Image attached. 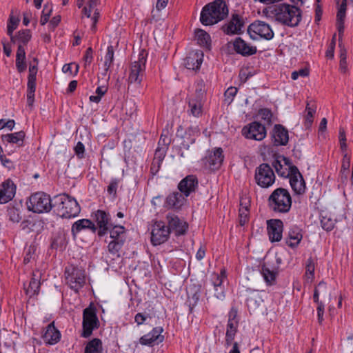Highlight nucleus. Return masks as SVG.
<instances>
[{
	"instance_id": "a19ab883",
	"label": "nucleus",
	"mask_w": 353,
	"mask_h": 353,
	"mask_svg": "<svg viewBox=\"0 0 353 353\" xmlns=\"http://www.w3.org/2000/svg\"><path fill=\"white\" fill-rule=\"evenodd\" d=\"M125 241V239L112 240L108 245L109 252L114 255L117 254L119 256V252L123 246Z\"/></svg>"
},
{
	"instance_id": "09e8293b",
	"label": "nucleus",
	"mask_w": 353,
	"mask_h": 353,
	"mask_svg": "<svg viewBox=\"0 0 353 353\" xmlns=\"http://www.w3.org/2000/svg\"><path fill=\"white\" fill-rule=\"evenodd\" d=\"M170 143L171 138L169 135V131L168 130H163L158 142V146L165 147L168 150Z\"/></svg>"
},
{
	"instance_id": "ddd939ff",
	"label": "nucleus",
	"mask_w": 353,
	"mask_h": 353,
	"mask_svg": "<svg viewBox=\"0 0 353 353\" xmlns=\"http://www.w3.org/2000/svg\"><path fill=\"white\" fill-rule=\"evenodd\" d=\"M245 26L243 17L236 12L231 15L230 21L224 23L221 30L227 35L241 34Z\"/></svg>"
},
{
	"instance_id": "ea45409f",
	"label": "nucleus",
	"mask_w": 353,
	"mask_h": 353,
	"mask_svg": "<svg viewBox=\"0 0 353 353\" xmlns=\"http://www.w3.org/2000/svg\"><path fill=\"white\" fill-rule=\"evenodd\" d=\"M40 288V282L39 281L32 277L29 283V285L27 288H25L26 293L27 295H29L30 297L34 295L38 294Z\"/></svg>"
},
{
	"instance_id": "9d476101",
	"label": "nucleus",
	"mask_w": 353,
	"mask_h": 353,
	"mask_svg": "<svg viewBox=\"0 0 353 353\" xmlns=\"http://www.w3.org/2000/svg\"><path fill=\"white\" fill-rule=\"evenodd\" d=\"M247 32L252 40L257 39L256 37L252 34L259 35L261 38L268 41L273 39L274 36V33L270 26L268 23L259 20L252 23L248 26Z\"/></svg>"
},
{
	"instance_id": "20e7f679",
	"label": "nucleus",
	"mask_w": 353,
	"mask_h": 353,
	"mask_svg": "<svg viewBox=\"0 0 353 353\" xmlns=\"http://www.w3.org/2000/svg\"><path fill=\"white\" fill-rule=\"evenodd\" d=\"M292 203V196L289 191L283 188H276L268 199L270 210L276 213H288L291 209Z\"/></svg>"
},
{
	"instance_id": "8fccbe9b",
	"label": "nucleus",
	"mask_w": 353,
	"mask_h": 353,
	"mask_svg": "<svg viewBox=\"0 0 353 353\" xmlns=\"http://www.w3.org/2000/svg\"><path fill=\"white\" fill-rule=\"evenodd\" d=\"M36 252V247L34 245H30L25 248V256L23 258V263L28 264L30 262L31 259H34Z\"/></svg>"
},
{
	"instance_id": "423d86ee",
	"label": "nucleus",
	"mask_w": 353,
	"mask_h": 353,
	"mask_svg": "<svg viewBox=\"0 0 353 353\" xmlns=\"http://www.w3.org/2000/svg\"><path fill=\"white\" fill-rule=\"evenodd\" d=\"M52 202L53 199H51L49 194L43 192H37L29 197L26 204L29 211L41 214L49 212L54 208Z\"/></svg>"
},
{
	"instance_id": "0eeeda50",
	"label": "nucleus",
	"mask_w": 353,
	"mask_h": 353,
	"mask_svg": "<svg viewBox=\"0 0 353 353\" xmlns=\"http://www.w3.org/2000/svg\"><path fill=\"white\" fill-rule=\"evenodd\" d=\"M65 279L70 289L76 292L82 288L85 283V271L77 266L70 265L65 268Z\"/></svg>"
},
{
	"instance_id": "72a5a7b5",
	"label": "nucleus",
	"mask_w": 353,
	"mask_h": 353,
	"mask_svg": "<svg viewBox=\"0 0 353 353\" xmlns=\"http://www.w3.org/2000/svg\"><path fill=\"white\" fill-rule=\"evenodd\" d=\"M25 136L26 134L24 131L21 130L15 133L2 135L1 138L3 141H7L10 143H16L20 147L23 145V139Z\"/></svg>"
},
{
	"instance_id": "f3484780",
	"label": "nucleus",
	"mask_w": 353,
	"mask_h": 353,
	"mask_svg": "<svg viewBox=\"0 0 353 353\" xmlns=\"http://www.w3.org/2000/svg\"><path fill=\"white\" fill-rule=\"evenodd\" d=\"M267 230L271 242H279L282 239L283 223L281 219L268 220Z\"/></svg>"
},
{
	"instance_id": "dca6fc26",
	"label": "nucleus",
	"mask_w": 353,
	"mask_h": 353,
	"mask_svg": "<svg viewBox=\"0 0 353 353\" xmlns=\"http://www.w3.org/2000/svg\"><path fill=\"white\" fill-rule=\"evenodd\" d=\"M261 272L268 285H273L276 283V279L279 274L278 265L270 260L265 261L261 265Z\"/></svg>"
},
{
	"instance_id": "de8ad7c7",
	"label": "nucleus",
	"mask_w": 353,
	"mask_h": 353,
	"mask_svg": "<svg viewBox=\"0 0 353 353\" xmlns=\"http://www.w3.org/2000/svg\"><path fill=\"white\" fill-rule=\"evenodd\" d=\"M15 65L18 72H24L27 68L26 55L16 56Z\"/></svg>"
},
{
	"instance_id": "37998d69",
	"label": "nucleus",
	"mask_w": 353,
	"mask_h": 353,
	"mask_svg": "<svg viewBox=\"0 0 353 353\" xmlns=\"http://www.w3.org/2000/svg\"><path fill=\"white\" fill-rule=\"evenodd\" d=\"M114 61V48L112 46H109L107 48V52L105 55L104 68L107 72Z\"/></svg>"
},
{
	"instance_id": "6e6d98bb",
	"label": "nucleus",
	"mask_w": 353,
	"mask_h": 353,
	"mask_svg": "<svg viewBox=\"0 0 353 353\" xmlns=\"http://www.w3.org/2000/svg\"><path fill=\"white\" fill-rule=\"evenodd\" d=\"M52 10V8H48V5L44 6L40 19L41 26H44L48 22Z\"/></svg>"
},
{
	"instance_id": "680f3d73",
	"label": "nucleus",
	"mask_w": 353,
	"mask_h": 353,
	"mask_svg": "<svg viewBox=\"0 0 353 353\" xmlns=\"http://www.w3.org/2000/svg\"><path fill=\"white\" fill-rule=\"evenodd\" d=\"M310 74L309 69L307 68H301L299 70H295L292 73L291 77L293 80H296L299 77H305Z\"/></svg>"
},
{
	"instance_id": "6ab92c4d",
	"label": "nucleus",
	"mask_w": 353,
	"mask_h": 353,
	"mask_svg": "<svg viewBox=\"0 0 353 353\" xmlns=\"http://www.w3.org/2000/svg\"><path fill=\"white\" fill-rule=\"evenodd\" d=\"M199 185L196 175L190 174L183 178L178 185L179 190L185 196H189L192 192H195Z\"/></svg>"
},
{
	"instance_id": "4468645a",
	"label": "nucleus",
	"mask_w": 353,
	"mask_h": 353,
	"mask_svg": "<svg viewBox=\"0 0 353 353\" xmlns=\"http://www.w3.org/2000/svg\"><path fill=\"white\" fill-rule=\"evenodd\" d=\"M242 134L249 139L262 141L267 134L264 125L258 121H253L242 129Z\"/></svg>"
},
{
	"instance_id": "a211bd4d",
	"label": "nucleus",
	"mask_w": 353,
	"mask_h": 353,
	"mask_svg": "<svg viewBox=\"0 0 353 353\" xmlns=\"http://www.w3.org/2000/svg\"><path fill=\"white\" fill-rule=\"evenodd\" d=\"M271 137L274 146H285L289 141L288 130L281 124H275L271 132Z\"/></svg>"
},
{
	"instance_id": "f8f14e48",
	"label": "nucleus",
	"mask_w": 353,
	"mask_h": 353,
	"mask_svg": "<svg viewBox=\"0 0 353 353\" xmlns=\"http://www.w3.org/2000/svg\"><path fill=\"white\" fill-rule=\"evenodd\" d=\"M92 217L97 223L98 236L103 237L108 232L110 227L112 225L110 214L104 210H97L92 213Z\"/></svg>"
},
{
	"instance_id": "69168bd1",
	"label": "nucleus",
	"mask_w": 353,
	"mask_h": 353,
	"mask_svg": "<svg viewBox=\"0 0 353 353\" xmlns=\"http://www.w3.org/2000/svg\"><path fill=\"white\" fill-rule=\"evenodd\" d=\"M74 150L78 159H81L84 157L85 146L81 141L77 143Z\"/></svg>"
},
{
	"instance_id": "2eb2a0df",
	"label": "nucleus",
	"mask_w": 353,
	"mask_h": 353,
	"mask_svg": "<svg viewBox=\"0 0 353 353\" xmlns=\"http://www.w3.org/2000/svg\"><path fill=\"white\" fill-rule=\"evenodd\" d=\"M168 222V228L171 232L172 231L177 236L186 234L188 229V224L174 214L168 213L166 215Z\"/></svg>"
},
{
	"instance_id": "9b49d317",
	"label": "nucleus",
	"mask_w": 353,
	"mask_h": 353,
	"mask_svg": "<svg viewBox=\"0 0 353 353\" xmlns=\"http://www.w3.org/2000/svg\"><path fill=\"white\" fill-rule=\"evenodd\" d=\"M170 232L162 221H155L152 227L151 243L153 245H159L166 242L170 237Z\"/></svg>"
},
{
	"instance_id": "864d4df0",
	"label": "nucleus",
	"mask_w": 353,
	"mask_h": 353,
	"mask_svg": "<svg viewBox=\"0 0 353 353\" xmlns=\"http://www.w3.org/2000/svg\"><path fill=\"white\" fill-rule=\"evenodd\" d=\"M321 224L323 230L329 232L333 230L335 221L330 217L322 216L321 219Z\"/></svg>"
},
{
	"instance_id": "f03ea898",
	"label": "nucleus",
	"mask_w": 353,
	"mask_h": 353,
	"mask_svg": "<svg viewBox=\"0 0 353 353\" xmlns=\"http://www.w3.org/2000/svg\"><path fill=\"white\" fill-rule=\"evenodd\" d=\"M274 12L278 22L291 28L298 26L302 19L301 10L294 5L281 3L275 7Z\"/></svg>"
},
{
	"instance_id": "39448f33",
	"label": "nucleus",
	"mask_w": 353,
	"mask_h": 353,
	"mask_svg": "<svg viewBox=\"0 0 353 353\" xmlns=\"http://www.w3.org/2000/svg\"><path fill=\"white\" fill-rule=\"evenodd\" d=\"M100 327V321L97 316V309L94 304L91 302L90 305L83 310L82 338H89L94 330Z\"/></svg>"
},
{
	"instance_id": "13d9d810",
	"label": "nucleus",
	"mask_w": 353,
	"mask_h": 353,
	"mask_svg": "<svg viewBox=\"0 0 353 353\" xmlns=\"http://www.w3.org/2000/svg\"><path fill=\"white\" fill-rule=\"evenodd\" d=\"M250 209L240 208L239 209V224L243 226L249 220Z\"/></svg>"
},
{
	"instance_id": "393cba45",
	"label": "nucleus",
	"mask_w": 353,
	"mask_h": 353,
	"mask_svg": "<svg viewBox=\"0 0 353 353\" xmlns=\"http://www.w3.org/2000/svg\"><path fill=\"white\" fill-rule=\"evenodd\" d=\"M203 60V52L201 50L191 51L184 59V65L187 69L199 70Z\"/></svg>"
},
{
	"instance_id": "e2e57ef3",
	"label": "nucleus",
	"mask_w": 353,
	"mask_h": 353,
	"mask_svg": "<svg viewBox=\"0 0 353 353\" xmlns=\"http://www.w3.org/2000/svg\"><path fill=\"white\" fill-rule=\"evenodd\" d=\"M237 92V88L235 87H230L224 93L225 101L230 103L233 101L234 97Z\"/></svg>"
},
{
	"instance_id": "58836bf2",
	"label": "nucleus",
	"mask_w": 353,
	"mask_h": 353,
	"mask_svg": "<svg viewBox=\"0 0 353 353\" xmlns=\"http://www.w3.org/2000/svg\"><path fill=\"white\" fill-rule=\"evenodd\" d=\"M18 45L26 46L31 40L32 32L29 29H23L17 32Z\"/></svg>"
},
{
	"instance_id": "4c0bfd02",
	"label": "nucleus",
	"mask_w": 353,
	"mask_h": 353,
	"mask_svg": "<svg viewBox=\"0 0 353 353\" xmlns=\"http://www.w3.org/2000/svg\"><path fill=\"white\" fill-rule=\"evenodd\" d=\"M202 101L199 99H190L188 102L190 114L199 117L202 113Z\"/></svg>"
},
{
	"instance_id": "5fc2aeb1",
	"label": "nucleus",
	"mask_w": 353,
	"mask_h": 353,
	"mask_svg": "<svg viewBox=\"0 0 353 353\" xmlns=\"http://www.w3.org/2000/svg\"><path fill=\"white\" fill-rule=\"evenodd\" d=\"M19 23V19L13 16H10L7 25V34L8 35H12L14 30L17 29Z\"/></svg>"
},
{
	"instance_id": "e433bc0d",
	"label": "nucleus",
	"mask_w": 353,
	"mask_h": 353,
	"mask_svg": "<svg viewBox=\"0 0 353 353\" xmlns=\"http://www.w3.org/2000/svg\"><path fill=\"white\" fill-rule=\"evenodd\" d=\"M108 232L112 240L125 239L124 236L125 228L123 225L112 223V226L110 227V230H108Z\"/></svg>"
},
{
	"instance_id": "338daca9",
	"label": "nucleus",
	"mask_w": 353,
	"mask_h": 353,
	"mask_svg": "<svg viewBox=\"0 0 353 353\" xmlns=\"http://www.w3.org/2000/svg\"><path fill=\"white\" fill-rule=\"evenodd\" d=\"M10 219L12 222L18 223L21 221V216H20L17 209L11 208L8 210Z\"/></svg>"
},
{
	"instance_id": "3c124183",
	"label": "nucleus",
	"mask_w": 353,
	"mask_h": 353,
	"mask_svg": "<svg viewBox=\"0 0 353 353\" xmlns=\"http://www.w3.org/2000/svg\"><path fill=\"white\" fill-rule=\"evenodd\" d=\"M79 69V64L76 63H70L64 64L62 68V71L64 73H70V74L75 76L77 74Z\"/></svg>"
},
{
	"instance_id": "a878e982",
	"label": "nucleus",
	"mask_w": 353,
	"mask_h": 353,
	"mask_svg": "<svg viewBox=\"0 0 353 353\" xmlns=\"http://www.w3.org/2000/svg\"><path fill=\"white\" fill-rule=\"evenodd\" d=\"M225 277V271H221L220 274H214L212 279L214 297L219 301H223L225 297V287L223 285V279Z\"/></svg>"
},
{
	"instance_id": "2f4dec72",
	"label": "nucleus",
	"mask_w": 353,
	"mask_h": 353,
	"mask_svg": "<svg viewBox=\"0 0 353 353\" xmlns=\"http://www.w3.org/2000/svg\"><path fill=\"white\" fill-rule=\"evenodd\" d=\"M290 183L294 194L301 195L305 193L306 188L305 182L302 174H300L299 178L291 176L290 178Z\"/></svg>"
},
{
	"instance_id": "49530a36",
	"label": "nucleus",
	"mask_w": 353,
	"mask_h": 353,
	"mask_svg": "<svg viewBox=\"0 0 353 353\" xmlns=\"http://www.w3.org/2000/svg\"><path fill=\"white\" fill-rule=\"evenodd\" d=\"M258 114L267 124H272V118L273 114L270 109L267 108H261L258 111Z\"/></svg>"
},
{
	"instance_id": "603ef678",
	"label": "nucleus",
	"mask_w": 353,
	"mask_h": 353,
	"mask_svg": "<svg viewBox=\"0 0 353 353\" xmlns=\"http://www.w3.org/2000/svg\"><path fill=\"white\" fill-rule=\"evenodd\" d=\"M28 70H29V74L28 76V83L36 84L38 67H37V65H33L32 62H30Z\"/></svg>"
},
{
	"instance_id": "7ed1b4c3",
	"label": "nucleus",
	"mask_w": 353,
	"mask_h": 353,
	"mask_svg": "<svg viewBox=\"0 0 353 353\" xmlns=\"http://www.w3.org/2000/svg\"><path fill=\"white\" fill-rule=\"evenodd\" d=\"M53 205L57 214L66 219L77 216L81 211L77 200L68 194H60L54 196Z\"/></svg>"
},
{
	"instance_id": "473e14b6",
	"label": "nucleus",
	"mask_w": 353,
	"mask_h": 353,
	"mask_svg": "<svg viewBox=\"0 0 353 353\" xmlns=\"http://www.w3.org/2000/svg\"><path fill=\"white\" fill-rule=\"evenodd\" d=\"M239 322L230 323L228 322L225 338V346L229 347L232 345L235 336L238 332Z\"/></svg>"
},
{
	"instance_id": "79ce46f5",
	"label": "nucleus",
	"mask_w": 353,
	"mask_h": 353,
	"mask_svg": "<svg viewBox=\"0 0 353 353\" xmlns=\"http://www.w3.org/2000/svg\"><path fill=\"white\" fill-rule=\"evenodd\" d=\"M205 94V84L203 79L198 80L195 85V97L194 99H203Z\"/></svg>"
},
{
	"instance_id": "5701e85b",
	"label": "nucleus",
	"mask_w": 353,
	"mask_h": 353,
	"mask_svg": "<svg viewBox=\"0 0 353 353\" xmlns=\"http://www.w3.org/2000/svg\"><path fill=\"white\" fill-rule=\"evenodd\" d=\"M202 292V286L199 283H192L187 288V303L190 313L193 312L194 307L197 305Z\"/></svg>"
},
{
	"instance_id": "6e6552de",
	"label": "nucleus",
	"mask_w": 353,
	"mask_h": 353,
	"mask_svg": "<svg viewBox=\"0 0 353 353\" xmlns=\"http://www.w3.org/2000/svg\"><path fill=\"white\" fill-rule=\"evenodd\" d=\"M148 54L147 50L142 49L139 54L138 60L132 63L128 77V82L130 83L141 84L142 82L145 74Z\"/></svg>"
},
{
	"instance_id": "f257e3e1",
	"label": "nucleus",
	"mask_w": 353,
	"mask_h": 353,
	"mask_svg": "<svg viewBox=\"0 0 353 353\" xmlns=\"http://www.w3.org/2000/svg\"><path fill=\"white\" fill-rule=\"evenodd\" d=\"M229 14V8L224 0H214L201 10L200 21L203 26H212L226 19Z\"/></svg>"
},
{
	"instance_id": "1a4fd4ad",
	"label": "nucleus",
	"mask_w": 353,
	"mask_h": 353,
	"mask_svg": "<svg viewBox=\"0 0 353 353\" xmlns=\"http://www.w3.org/2000/svg\"><path fill=\"white\" fill-rule=\"evenodd\" d=\"M254 179L258 185L263 188H268L274 184L276 176L270 165L263 163L256 168Z\"/></svg>"
},
{
	"instance_id": "7c9ffc66",
	"label": "nucleus",
	"mask_w": 353,
	"mask_h": 353,
	"mask_svg": "<svg viewBox=\"0 0 353 353\" xmlns=\"http://www.w3.org/2000/svg\"><path fill=\"white\" fill-rule=\"evenodd\" d=\"M67 245V236L63 231L57 232L51 239L50 248L52 250L63 251Z\"/></svg>"
},
{
	"instance_id": "f704fd0d",
	"label": "nucleus",
	"mask_w": 353,
	"mask_h": 353,
	"mask_svg": "<svg viewBox=\"0 0 353 353\" xmlns=\"http://www.w3.org/2000/svg\"><path fill=\"white\" fill-rule=\"evenodd\" d=\"M103 343L100 339L94 338L89 341L84 350V353H103Z\"/></svg>"
},
{
	"instance_id": "4d7b16f0",
	"label": "nucleus",
	"mask_w": 353,
	"mask_h": 353,
	"mask_svg": "<svg viewBox=\"0 0 353 353\" xmlns=\"http://www.w3.org/2000/svg\"><path fill=\"white\" fill-rule=\"evenodd\" d=\"M167 151V148L158 146L155 150L154 159H155L157 161L162 163L166 155Z\"/></svg>"
},
{
	"instance_id": "bb28decb",
	"label": "nucleus",
	"mask_w": 353,
	"mask_h": 353,
	"mask_svg": "<svg viewBox=\"0 0 353 353\" xmlns=\"http://www.w3.org/2000/svg\"><path fill=\"white\" fill-rule=\"evenodd\" d=\"M83 230H90L93 234L96 233L97 228L94 223L88 219H82L75 221L71 228V233L74 239Z\"/></svg>"
},
{
	"instance_id": "cd10ccee",
	"label": "nucleus",
	"mask_w": 353,
	"mask_h": 353,
	"mask_svg": "<svg viewBox=\"0 0 353 353\" xmlns=\"http://www.w3.org/2000/svg\"><path fill=\"white\" fill-rule=\"evenodd\" d=\"M303 239L302 230L296 225L290 227L285 237V243L291 248H296Z\"/></svg>"
},
{
	"instance_id": "c03bdc74",
	"label": "nucleus",
	"mask_w": 353,
	"mask_h": 353,
	"mask_svg": "<svg viewBox=\"0 0 353 353\" xmlns=\"http://www.w3.org/2000/svg\"><path fill=\"white\" fill-rule=\"evenodd\" d=\"M306 115L305 117V125L309 127L313 123V117L316 112V107L314 105L310 106L309 103L307 104L305 108Z\"/></svg>"
},
{
	"instance_id": "c756f323",
	"label": "nucleus",
	"mask_w": 353,
	"mask_h": 353,
	"mask_svg": "<svg viewBox=\"0 0 353 353\" xmlns=\"http://www.w3.org/2000/svg\"><path fill=\"white\" fill-rule=\"evenodd\" d=\"M185 201V196L181 192L175 191L167 196L165 205L169 208L180 209Z\"/></svg>"
},
{
	"instance_id": "0e129e2a",
	"label": "nucleus",
	"mask_w": 353,
	"mask_h": 353,
	"mask_svg": "<svg viewBox=\"0 0 353 353\" xmlns=\"http://www.w3.org/2000/svg\"><path fill=\"white\" fill-rule=\"evenodd\" d=\"M148 318L151 319L150 314L139 312L134 316V321L137 325H141L145 323Z\"/></svg>"
},
{
	"instance_id": "412c9836",
	"label": "nucleus",
	"mask_w": 353,
	"mask_h": 353,
	"mask_svg": "<svg viewBox=\"0 0 353 353\" xmlns=\"http://www.w3.org/2000/svg\"><path fill=\"white\" fill-rule=\"evenodd\" d=\"M61 334L60 331L55 327L54 321L48 324L43 330L41 338L48 345H55L61 340Z\"/></svg>"
},
{
	"instance_id": "774afa93",
	"label": "nucleus",
	"mask_w": 353,
	"mask_h": 353,
	"mask_svg": "<svg viewBox=\"0 0 353 353\" xmlns=\"http://www.w3.org/2000/svg\"><path fill=\"white\" fill-rule=\"evenodd\" d=\"M350 166V157L347 156V154H345L343 156L342 165H341V172L344 174L347 172H349V168Z\"/></svg>"
},
{
	"instance_id": "a18cd8bd",
	"label": "nucleus",
	"mask_w": 353,
	"mask_h": 353,
	"mask_svg": "<svg viewBox=\"0 0 353 353\" xmlns=\"http://www.w3.org/2000/svg\"><path fill=\"white\" fill-rule=\"evenodd\" d=\"M315 261L310 256L307 259L305 264V275L308 279H312L314 277Z\"/></svg>"
},
{
	"instance_id": "aec40b11",
	"label": "nucleus",
	"mask_w": 353,
	"mask_h": 353,
	"mask_svg": "<svg viewBox=\"0 0 353 353\" xmlns=\"http://www.w3.org/2000/svg\"><path fill=\"white\" fill-rule=\"evenodd\" d=\"M163 332L162 327H155L152 330L142 336L139 339V343L143 345L153 346L155 344H159L164 340V336L161 335Z\"/></svg>"
},
{
	"instance_id": "c9c22d12",
	"label": "nucleus",
	"mask_w": 353,
	"mask_h": 353,
	"mask_svg": "<svg viewBox=\"0 0 353 353\" xmlns=\"http://www.w3.org/2000/svg\"><path fill=\"white\" fill-rule=\"evenodd\" d=\"M195 37L197 40V43L203 47L208 48L211 44V38L210 34L202 29H197L195 30Z\"/></svg>"
},
{
	"instance_id": "bf43d9fd",
	"label": "nucleus",
	"mask_w": 353,
	"mask_h": 353,
	"mask_svg": "<svg viewBox=\"0 0 353 353\" xmlns=\"http://www.w3.org/2000/svg\"><path fill=\"white\" fill-rule=\"evenodd\" d=\"M326 288V283L323 281H320L318 284V285L314 288V294H313V300L318 305H319V303H323L319 300V288Z\"/></svg>"
},
{
	"instance_id": "c85d7f7f",
	"label": "nucleus",
	"mask_w": 353,
	"mask_h": 353,
	"mask_svg": "<svg viewBox=\"0 0 353 353\" xmlns=\"http://www.w3.org/2000/svg\"><path fill=\"white\" fill-rule=\"evenodd\" d=\"M223 151L221 148H216L207 157V162L212 170L219 169L224 159Z\"/></svg>"
},
{
	"instance_id": "052dcab7",
	"label": "nucleus",
	"mask_w": 353,
	"mask_h": 353,
	"mask_svg": "<svg viewBox=\"0 0 353 353\" xmlns=\"http://www.w3.org/2000/svg\"><path fill=\"white\" fill-rule=\"evenodd\" d=\"M119 184V180L113 179L111 180L109 185L108 186L107 191L109 194L113 195L114 197L117 196V189Z\"/></svg>"
},
{
	"instance_id": "4be33fe9",
	"label": "nucleus",
	"mask_w": 353,
	"mask_h": 353,
	"mask_svg": "<svg viewBox=\"0 0 353 353\" xmlns=\"http://www.w3.org/2000/svg\"><path fill=\"white\" fill-rule=\"evenodd\" d=\"M234 51L243 57H250L256 53V46H250L241 37H236L232 42Z\"/></svg>"
},
{
	"instance_id": "b1692460",
	"label": "nucleus",
	"mask_w": 353,
	"mask_h": 353,
	"mask_svg": "<svg viewBox=\"0 0 353 353\" xmlns=\"http://www.w3.org/2000/svg\"><path fill=\"white\" fill-rule=\"evenodd\" d=\"M16 192V185L8 179L4 181L0 187V203L4 204L11 201Z\"/></svg>"
}]
</instances>
